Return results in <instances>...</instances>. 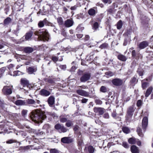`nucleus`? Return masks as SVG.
Masks as SVG:
<instances>
[{"mask_svg":"<svg viewBox=\"0 0 153 153\" xmlns=\"http://www.w3.org/2000/svg\"><path fill=\"white\" fill-rule=\"evenodd\" d=\"M64 36H66V33L65 30H63L61 33Z\"/></svg>","mask_w":153,"mask_h":153,"instance_id":"obj_58","label":"nucleus"},{"mask_svg":"<svg viewBox=\"0 0 153 153\" xmlns=\"http://www.w3.org/2000/svg\"><path fill=\"white\" fill-rule=\"evenodd\" d=\"M60 68L62 69H65L66 68V65H61L60 66Z\"/></svg>","mask_w":153,"mask_h":153,"instance_id":"obj_61","label":"nucleus"},{"mask_svg":"<svg viewBox=\"0 0 153 153\" xmlns=\"http://www.w3.org/2000/svg\"><path fill=\"white\" fill-rule=\"evenodd\" d=\"M57 21L59 25H62L63 24V20L61 17H59L57 19Z\"/></svg>","mask_w":153,"mask_h":153,"instance_id":"obj_35","label":"nucleus"},{"mask_svg":"<svg viewBox=\"0 0 153 153\" xmlns=\"http://www.w3.org/2000/svg\"><path fill=\"white\" fill-rule=\"evenodd\" d=\"M40 94L43 96H48L50 94V92L46 89H42L40 91Z\"/></svg>","mask_w":153,"mask_h":153,"instance_id":"obj_12","label":"nucleus"},{"mask_svg":"<svg viewBox=\"0 0 153 153\" xmlns=\"http://www.w3.org/2000/svg\"><path fill=\"white\" fill-rule=\"evenodd\" d=\"M148 123V118L146 116L143 119L142 121V127L143 131H145L146 128Z\"/></svg>","mask_w":153,"mask_h":153,"instance_id":"obj_4","label":"nucleus"},{"mask_svg":"<svg viewBox=\"0 0 153 153\" xmlns=\"http://www.w3.org/2000/svg\"><path fill=\"white\" fill-rule=\"evenodd\" d=\"M106 88L104 86H102L100 89L101 91L103 92H105L106 91Z\"/></svg>","mask_w":153,"mask_h":153,"instance_id":"obj_41","label":"nucleus"},{"mask_svg":"<svg viewBox=\"0 0 153 153\" xmlns=\"http://www.w3.org/2000/svg\"><path fill=\"white\" fill-rule=\"evenodd\" d=\"M6 69L5 68L3 67L0 69V78L3 76V74L6 70Z\"/></svg>","mask_w":153,"mask_h":153,"instance_id":"obj_32","label":"nucleus"},{"mask_svg":"<svg viewBox=\"0 0 153 153\" xmlns=\"http://www.w3.org/2000/svg\"><path fill=\"white\" fill-rule=\"evenodd\" d=\"M50 153H61L58 150L55 149H51L50 150Z\"/></svg>","mask_w":153,"mask_h":153,"instance_id":"obj_36","label":"nucleus"},{"mask_svg":"<svg viewBox=\"0 0 153 153\" xmlns=\"http://www.w3.org/2000/svg\"><path fill=\"white\" fill-rule=\"evenodd\" d=\"M14 142V140H8L6 142V143L8 144H10Z\"/></svg>","mask_w":153,"mask_h":153,"instance_id":"obj_56","label":"nucleus"},{"mask_svg":"<svg viewBox=\"0 0 153 153\" xmlns=\"http://www.w3.org/2000/svg\"><path fill=\"white\" fill-rule=\"evenodd\" d=\"M118 58L119 60L123 61H125L126 60V57L125 56L121 54L118 55Z\"/></svg>","mask_w":153,"mask_h":153,"instance_id":"obj_24","label":"nucleus"},{"mask_svg":"<svg viewBox=\"0 0 153 153\" xmlns=\"http://www.w3.org/2000/svg\"><path fill=\"white\" fill-rule=\"evenodd\" d=\"M137 132L140 136L141 137H143V133L142 132L141 129L139 127H138L137 128Z\"/></svg>","mask_w":153,"mask_h":153,"instance_id":"obj_29","label":"nucleus"},{"mask_svg":"<svg viewBox=\"0 0 153 153\" xmlns=\"http://www.w3.org/2000/svg\"><path fill=\"white\" fill-rule=\"evenodd\" d=\"M94 111L96 113H99L100 115H102L104 112V109L101 108L95 107L94 108Z\"/></svg>","mask_w":153,"mask_h":153,"instance_id":"obj_8","label":"nucleus"},{"mask_svg":"<svg viewBox=\"0 0 153 153\" xmlns=\"http://www.w3.org/2000/svg\"><path fill=\"white\" fill-rule=\"evenodd\" d=\"M15 104L17 105H25V101L18 100L16 101Z\"/></svg>","mask_w":153,"mask_h":153,"instance_id":"obj_20","label":"nucleus"},{"mask_svg":"<svg viewBox=\"0 0 153 153\" xmlns=\"http://www.w3.org/2000/svg\"><path fill=\"white\" fill-rule=\"evenodd\" d=\"M46 19H45L43 21H40L38 23V26L39 27H42L44 26V23L45 22Z\"/></svg>","mask_w":153,"mask_h":153,"instance_id":"obj_31","label":"nucleus"},{"mask_svg":"<svg viewBox=\"0 0 153 153\" xmlns=\"http://www.w3.org/2000/svg\"><path fill=\"white\" fill-rule=\"evenodd\" d=\"M96 102L97 104H101L102 103V102L101 101L98 100H96Z\"/></svg>","mask_w":153,"mask_h":153,"instance_id":"obj_62","label":"nucleus"},{"mask_svg":"<svg viewBox=\"0 0 153 153\" xmlns=\"http://www.w3.org/2000/svg\"><path fill=\"white\" fill-rule=\"evenodd\" d=\"M11 19L9 17H8L4 21V24L5 25H7L11 22Z\"/></svg>","mask_w":153,"mask_h":153,"instance_id":"obj_28","label":"nucleus"},{"mask_svg":"<svg viewBox=\"0 0 153 153\" xmlns=\"http://www.w3.org/2000/svg\"><path fill=\"white\" fill-rule=\"evenodd\" d=\"M14 67V65L13 64H10L8 66V68L10 70H13V68Z\"/></svg>","mask_w":153,"mask_h":153,"instance_id":"obj_45","label":"nucleus"},{"mask_svg":"<svg viewBox=\"0 0 153 153\" xmlns=\"http://www.w3.org/2000/svg\"><path fill=\"white\" fill-rule=\"evenodd\" d=\"M24 51L26 53H30L33 52V49L31 47H26L24 48Z\"/></svg>","mask_w":153,"mask_h":153,"instance_id":"obj_19","label":"nucleus"},{"mask_svg":"<svg viewBox=\"0 0 153 153\" xmlns=\"http://www.w3.org/2000/svg\"><path fill=\"white\" fill-rule=\"evenodd\" d=\"M21 84L25 88H28L29 85L28 81L25 78H22L21 79Z\"/></svg>","mask_w":153,"mask_h":153,"instance_id":"obj_9","label":"nucleus"},{"mask_svg":"<svg viewBox=\"0 0 153 153\" xmlns=\"http://www.w3.org/2000/svg\"><path fill=\"white\" fill-rule=\"evenodd\" d=\"M67 121V119L66 118L63 117H60V121L62 123H64Z\"/></svg>","mask_w":153,"mask_h":153,"instance_id":"obj_42","label":"nucleus"},{"mask_svg":"<svg viewBox=\"0 0 153 153\" xmlns=\"http://www.w3.org/2000/svg\"><path fill=\"white\" fill-rule=\"evenodd\" d=\"M73 125L72 122L71 121H68L65 124V125L68 127H70Z\"/></svg>","mask_w":153,"mask_h":153,"instance_id":"obj_39","label":"nucleus"},{"mask_svg":"<svg viewBox=\"0 0 153 153\" xmlns=\"http://www.w3.org/2000/svg\"><path fill=\"white\" fill-rule=\"evenodd\" d=\"M137 80L136 78L133 77L131 80V83L132 84V85H134L137 82Z\"/></svg>","mask_w":153,"mask_h":153,"instance_id":"obj_34","label":"nucleus"},{"mask_svg":"<svg viewBox=\"0 0 153 153\" xmlns=\"http://www.w3.org/2000/svg\"><path fill=\"white\" fill-rule=\"evenodd\" d=\"M48 82L50 84H53L54 83V82L53 80L51 79H49L48 80Z\"/></svg>","mask_w":153,"mask_h":153,"instance_id":"obj_57","label":"nucleus"},{"mask_svg":"<svg viewBox=\"0 0 153 153\" xmlns=\"http://www.w3.org/2000/svg\"><path fill=\"white\" fill-rule=\"evenodd\" d=\"M97 13V11L94 9L91 8L89 10L88 13L90 16H94Z\"/></svg>","mask_w":153,"mask_h":153,"instance_id":"obj_21","label":"nucleus"},{"mask_svg":"<svg viewBox=\"0 0 153 153\" xmlns=\"http://www.w3.org/2000/svg\"><path fill=\"white\" fill-rule=\"evenodd\" d=\"M88 150L90 153H93L94 152V148L91 146H89L88 147Z\"/></svg>","mask_w":153,"mask_h":153,"instance_id":"obj_33","label":"nucleus"},{"mask_svg":"<svg viewBox=\"0 0 153 153\" xmlns=\"http://www.w3.org/2000/svg\"><path fill=\"white\" fill-rule=\"evenodd\" d=\"M76 93L79 95L84 97H87L89 95L88 92L82 90H78Z\"/></svg>","mask_w":153,"mask_h":153,"instance_id":"obj_7","label":"nucleus"},{"mask_svg":"<svg viewBox=\"0 0 153 153\" xmlns=\"http://www.w3.org/2000/svg\"><path fill=\"white\" fill-rule=\"evenodd\" d=\"M91 77V74L89 73H84L80 78V80L82 82H85L89 80Z\"/></svg>","mask_w":153,"mask_h":153,"instance_id":"obj_3","label":"nucleus"},{"mask_svg":"<svg viewBox=\"0 0 153 153\" xmlns=\"http://www.w3.org/2000/svg\"><path fill=\"white\" fill-rule=\"evenodd\" d=\"M105 76L107 78H109L114 76V73H113L110 71H108L106 72L105 73Z\"/></svg>","mask_w":153,"mask_h":153,"instance_id":"obj_23","label":"nucleus"},{"mask_svg":"<svg viewBox=\"0 0 153 153\" xmlns=\"http://www.w3.org/2000/svg\"><path fill=\"white\" fill-rule=\"evenodd\" d=\"M148 83L147 82L142 83V87L143 89H145L148 86Z\"/></svg>","mask_w":153,"mask_h":153,"instance_id":"obj_40","label":"nucleus"},{"mask_svg":"<svg viewBox=\"0 0 153 153\" xmlns=\"http://www.w3.org/2000/svg\"><path fill=\"white\" fill-rule=\"evenodd\" d=\"M128 143L131 144H134L136 143V139L133 138H131L128 140Z\"/></svg>","mask_w":153,"mask_h":153,"instance_id":"obj_26","label":"nucleus"},{"mask_svg":"<svg viewBox=\"0 0 153 153\" xmlns=\"http://www.w3.org/2000/svg\"><path fill=\"white\" fill-rule=\"evenodd\" d=\"M131 150L132 153H139L138 148L135 145H132L131 147Z\"/></svg>","mask_w":153,"mask_h":153,"instance_id":"obj_13","label":"nucleus"},{"mask_svg":"<svg viewBox=\"0 0 153 153\" xmlns=\"http://www.w3.org/2000/svg\"><path fill=\"white\" fill-rule=\"evenodd\" d=\"M98 27V23L97 22H96L94 23V25L93 28L96 30L97 29Z\"/></svg>","mask_w":153,"mask_h":153,"instance_id":"obj_47","label":"nucleus"},{"mask_svg":"<svg viewBox=\"0 0 153 153\" xmlns=\"http://www.w3.org/2000/svg\"><path fill=\"white\" fill-rule=\"evenodd\" d=\"M48 102L49 106H52L54 103V98L52 96L49 97L48 100Z\"/></svg>","mask_w":153,"mask_h":153,"instance_id":"obj_17","label":"nucleus"},{"mask_svg":"<svg viewBox=\"0 0 153 153\" xmlns=\"http://www.w3.org/2000/svg\"><path fill=\"white\" fill-rule=\"evenodd\" d=\"M22 59H25L28 60H30V57L29 56H26L25 55L22 56Z\"/></svg>","mask_w":153,"mask_h":153,"instance_id":"obj_38","label":"nucleus"},{"mask_svg":"<svg viewBox=\"0 0 153 153\" xmlns=\"http://www.w3.org/2000/svg\"><path fill=\"white\" fill-rule=\"evenodd\" d=\"M153 88L152 87L150 86L147 88L145 94V96L147 97L151 94L152 90Z\"/></svg>","mask_w":153,"mask_h":153,"instance_id":"obj_18","label":"nucleus"},{"mask_svg":"<svg viewBox=\"0 0 153 153\" xmlns=\"http://www.w3.org/2000/svg\"><path fill=\"white\" fill-rule=\"evenodd\" d=\"M31 147V146H24L22 147L23 149L25 150H26L29 149H30Z\"/></svg>","mask_w":153,"mask_h":153,"instance_id":"obj_48","label":"nucleus"},{"mask_svg":"<svg viewBox=\"0 0 153 153\" xmlns=\"http://www.w3.org/2000/svg\"><path fill=\"white\" fill-rule=\"evenodd\" d=\"M34 34L38 36L39 40L48 41L49 39L48 32L45 29L36 31Z\"/></svg>","mask_w":153,"mask_h":153,"instance_id":"obj_2","label":"nucleus"},{"mask_svg":"<svg viewBox=\"0 0 153 153\" xmlns=\"http://www.w3.org/2000/svg\"><path fill=\"white\" fill-rule=\"evenodd\" d=\"M122 145L126 148H129V146L126 142H123V143Z\"/></svg>","mask_w":153,"mask_h":153,"instance_id":"obj_46","label":"nucleus"},{"mask_svg":"<svg viewBox=\"0 0 153 153\" xmlns=\"http://www.w3.org/2000/svg\"><path fill=\"white\" fill-rule=\"evenodd\" d=\"M68 129L67 128H66L64 126H62L61 129L60 131L61 132H66L68 131Z\"/></svg>","mask_w":153,"mask_h":153,"instance_id":"obj_43","label":"nucleus"},{"mask_svg":"<svg viewBox=\"0 0 153 153\" xmlns=\"http://www.w3.org/2000/svg\"><path fill=\"white\" fill-rule=\"evenodd\" d=\"M108 46V44L106 43H104L102 45L100 46V48H104Z\"/></svg>","mask_w":153,"mask_h":153,"instance_id":"obj_50","label":"nucleus"},{"mask_svg":"<svg viewBox=\"0 0 153 153\" xmlns=\"http://www.w3.org/2000/svg\"><path fill=\"white\" fill-rule=\"evenodd\" d=\"M111 115L113 117H115L116 116V112L115 111H114L113 112H112V113Z\"/></svg>","mask_w":153,"mask_h":153,"instance_id":"obj_55","label":"nucleus"},{"mask_svg":"<svg viewBox=\"0 0 153 153\" xmlns=\"http://www.w3.org/2000/svg\"><path fill=\"white\" fill-rule=\"evenodd\" d=\"M29 105L34 104L36 103V101L32 99H28L26 100L25 103Z\"/></svg>","mask_w":153,"mask_h":153,"instance_id":"obj_22","label":"nucleus"},{"mask_svg":"<svg viewBox=\"0 0 153 153\" xmlns=\"http://www.w3.org/2000/svg\"><path fill=\"white\" fill-rule=\"evenodd\" d=\"M52 59L54 62L57 61L58 60V58L56 57H53Z\"/></svg>","mask_w":153,"mask_h":153,"instance_id":"obj_59","label":"nucleus"},{"mask_svg":"<svg viewBox=\"0 0 153 153\" xmlns=\"http://www.w3.org/2000/svg\"><path fill=\"white\" fill-rule=\"evenodd\" d=\"M103 117L106 119L109 118V116L108 113H105L103 115Z\"/></svg>","mask_w":153,"mask_h":153,"instance_id":"obj_52","label":"nucleus"},{"mask_svg":"<svg viewBox=\"0 0 153 153\" xmlns=\"http://www.w3.org/2000/svg\"><path fill=\"white\" fill-rule=\"evenodd\" d=\"M2 91L4 94L8 95L12 93V90L8 87L5 86L2 90Z\"/></svg>","mask_w":153,"mask_h":153,"instance_id":"obj_5","label":"nucleus"},{"mask_svg":"<svg viewBox=\"0 0 153 153\" xmlns=\"http://www.w3.org/2000/svg\"><path fill=\"white\" fill-rule=\"evenodd\" d=\"M134 111V109L132 107H129L128 110L126 117H127V116H128L129 119L130 118H131L133 115V113Z\"/></svg>","mask_w":153,"mask_h":153,"instance_id":"obj_11","label":"nucleus"},{"mask_svg":"<svg viewBox=\"0 0 153 153\" xmlns=\"http://www.w3.org/2000/svg\"><path fill=\"white\" fill-rule=\"evenodd\" d=\"M28 73L30 74H31L37 71L36 67H30L27 69Z\"/></svg>","mask_w":153,"mask_h":153,"instance_id":"obj_16","label":"nucleus"},{"mask_svg":"<svg viewBox=\"0 0 153 153\" xmlns=\"http://www.w3.org/2000/svg\"><path fill=\"white\" fill-rule=\"evenodd\" d=\"M137 71L140 76H142L143 75V71H139L138 70Z\"/></svg>","mask_w":153,"mask_h":153,"instance_id":"obj_64","label":"nucleus"},{"mask_svg":"<svg viewBox=\"0 0 153 153\" xmlns=\"http://www.w3.org/2000/svg\"><path fill=\"white\" fill-rule=\"evenodd\" d=\"M63 126H62L61 124H57L55 125V128L56 129L58 130L59 131H60L61 130V129L62 127Z\"/></svg>","mask_w":153,"mask_h":153,"instance_id":"obj_27","label":"nucleus"},{"mask_svg":"<svg viewBox=\"0 0 153 153\" xmlns=\"http://www.w3.org/2000/svg\"><path fill=\"white\" fill-rule=\"evenodd\" d=\"M30 117L32 120L37 123H42V120L46 118L44 112L37 109L33 110L31 112Z\"/></svg>","mask_w":153,"mask_h":153,"instance_id":"obj_1","label":"nucleus"},{"mask_svg":"<svg viewBox=\"0 0 153 153\" xmlns=\"http://www.w3.org/2000/svg\"><path fill=\"white\" fill-rule=\"evenodd\" d=\"M122 130L124 133L126 134H128L130 131L129 128L126 127H123L122 128Z\"/></svg>","mask_w":153,"mask_h":153,"instance_id":"obj_30","label":"nucleus"},{"mask_svg":"<svg viewBox=\"0 0 153 153\" xmlns=\"http://www.w3.org/2000/svg\"><path fill=\"white\" fill-rule=\"evenodd\" d=\"M33 35V33L30 32L27 33L26 34L25 36V38L26 40H29L32 36Z\"/></svg>","mask_w":153,"mask_h":153,"instance_id":"obj_25","label":"nucleus"},{"mask_svg":"<svg viewBox=\"0 0 153 153\" xmlns=\"http://www.w3.org/2000/svg\"><path fill=\"white\" fill-rule=\"evenodd\" d=\"M73 24V21L70 19H68L65 21V25L67 27H69L71 26Z\"/></svg>","mask_w":153,"mask_h":153,"instance_id":"obj_14","label":"nucleus"},{"mask_svg":"<svg viewBox=\"0 0 153 153\" xmlns=\"http://www.w3.org/2000/svg\"><path fill=\"white\" fill-rule=\"evenodd\" d=\"M87 101L88 99L85 98H84L82 99V102L83 103H85L87 102Z\"/></svg>","mask_w":153,"mask_h":153,"instance_id":"obj_60","label":"nucleus"},{"mask_svg":"<svg viewBox=\"0 0 153 153\" xmlns=\"http://www.w3.org/2000/svg\"><path fill=\"white\" fill-rule=\"evenodd\" d=\"M61 141L64 143H69L72 142V140L69 137H65L61 139Z\"/></svg>","mask_w":153,"mask_h":153,"instance_id":"obj_10","label":"nucleus"},{"mask_svg":"<svg viewBox=\"0 0 153 153\" xmlns=\"http://www.w3.org/2000/svg\"><path fill=\"white\" fill-rule=\"evenodd\" d=\"M148 45V44L146 41H143L141 42L139 45V48L141 49H143Z\"/></svg>","mask_w":153,"mask_h":153,"instance_id":"obj_15","label":"nucleus"},{"mask_svg":"<svg viewBox=\"0 0 153 153\" xmlns=\"http://www.w3.org/2000/svg\"><path fill=\"white\" fill-rule=\"evenodd\" d=\"M104 3L110 4L111 2V0H101Z\"/></svg>","mask_w":153,"mask_h":153,"instance_id":"obj_51","label":"nucleus"},{"mask_svg":"<svg viewBox=\"0 0 153 153\" xmlns=\"http://www.w3.org/2000/svg\"><path fill=\"white\" fill-rule=\"evenodd\" d=\"M14 74L16 76H19L21 74H22V73L19 71H15L14 72Z\"/></svg>","mask_w":153,"mask_h":153,"instance_id":"obj_44","label":"nucleus"},{"mask_svg":"<svg viewBox=\"0 0 153 153\" xmlns=\"http://www.w3.org/2000/svg\"><path fill=\"white\" fill-rule=\"evenodd\" d=\"M112 82L115 85H120L122 84L123 81L119 79H115L112 80Z\"/></svg>","mask_w":153,"mask_h":153,"instance_id":"obj_6","label":"nucleus"},{"mask_svg":"<svg viewBox=\"0 0 153 153\" xmlns=\"http://www.w3.org/2000/svg\"><path fill=\"white\" fill-rule=\"evenodd\" d=\"M77 7V5H74V6L71 7V10H76Z\"/></svg>","mask_w":153,"mask_h":153,"instance_id":"obj_54","label":"nucleus"},{"mask_svg":"<svg viewBox=\"0 0 153 153\" xmlns=\"http://www.w3.org/2000/svg\"><path fill=\"white\" fill-rule=\"evenodd\" d=\"M136 142L137 143V144L138 146H141V142H140V141H139V140H138L137 141H136Z\"/></svg>","mask_w":153,"mask_h":153,"instance_id":"obj_63","label":"nucleus"},{"mask_svg":"<svg viewBox=\"0 0 153 153\" xmlns=\"http://www.w3.org/2000/svg\"><path fill=\"white\" fill-rule=\"evenodd\" d=\"M142 102L140 100H138L137 103V105L138 107H139L141 105Z\"/></svg>","mask_w":153,"mask_h":153,"instance_id":"obj_53","label":"nucleus"},{"mask_svg":"<svg viewBox=\"0 0 153 153\" xmlns=\"http://www.w3.org/2000/svg\"><path fill=\"white\" fill-rule=\"evenodd\" d=\"M27 111L26 110H23L22 112V114L23 116L26 115L27 113Z\"/></svg>","mask_w":153,"mask_h":153,"instance_id":"obj_49","label":"nucleus"},{"mask_svg":"<svg viewBox=\"0 0 153 153\" xmlns=\"http://www.w3.org/2000/svg\"><path fill=\"white\" fill-rule=\"evenodd\" d=\"M123 25L121 21H119L117 24V27L118 29H120Z\"/></svg>","mask_w":153,"mask_h":153,"instance_id":"obj_37","label":"nucleus"}]
</instances>
